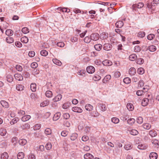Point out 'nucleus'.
<instances>
[{
	"label": "nucleus",
	"instance_id": "f257e3e1",
	"mask_svg": "<svg viewBox=\"0 0 159 159\" xmlns=\"http://www.w3.org/2000/svg\"><path fill=\"white\" fill-rule=\"evenodd\" d=\"M144 4L142 2H139L138 4H134L131 7L133 10H136V8H141L144 6Z\"/></svg>",
	"mask_w": 159,
	"mask_h": 159
},
{
	"label": "nucleus",
	"instance_id": "f03ea898",
	"mask_svg": "<svg viewBox=\"0 0 159 159\" xmlns=\"http://www.w3.org/2000/svg\"><path fill=\"white\" fill-rule=\"evenodd\" d=\"M99 35L97 33H94L91 34L90 36L91 40L96 41L99 39Z\"/></svg>",
	"mask_w": 159,
	"mask_h": 159
},
{
	"label": "nucleus",
	"instance_id": "7ed1b4c3",
	"mask_svg": "<svg viewBox=\"0 0 159 159\" xmlns=\"http://www.w3.org/2000/svg\"><path fill=\"white\" fill-rule=\"evenodd\" d=\"M156 4L153 2L148 3L147 4V7L152 10L154 11L155 9Z\"/></svg>",
	"mask_w": 159,
	"mask_h": 159
},
{
	"label": "nucleus",
	"instance_id": "20e7f679",
	"mask_svg": "<svg viewBox=\"0 0 159 159\" xmlns=\"http://www.w3.org/2000/svg\"><path fill=\"white\" fill-rule=\"evenodd\" d=\"M86 70L89 73L92 74L94 72L95 69L93 66H90L87 67Z\"/></svg>",
	"mask_w": 159,
	"mask_h": 159
},
{
	"label": "nucleus",
	"instance_id": "39448f33",
	"mask_svg": "<svg viewBox=\"0 0 159 159\" xmlns=\"http://www.w3.org/2000/svg\"><path fill=\"white\" fill-rule=\"evenodd\" d=\"M112 46L111 44L105 43L103 45V49L106 51H109L112 48Z\"/></svg>",
	"mask_w": 159,
	"mask_h": 159
},
{
	"label": "nucleus",
	"instance_id": "423d86ee",
	"mask_svg": "<svg viewBox=\"0 0 159 159\" xmlns=\"http://www.w3.org/2000/svg\"><path fill=\"white\" fill-rule=\"evenodd\" d=\"M97 107L99 108V109L102 111H106L107 109L106 106L103 104L99 103L98 104Z\"/></svg>",
	"mask_w": 159,
	"mask_h": 159
},
{
	"label": "nucleus",
	"instance_id": "0eeeda50",
	"mask_svg": "<svg viewBox=\"0 0 159 159\" xmlns=\"http://www.w3.org/2000/svg\"><path fill=\"white\" fill-rule=\"evenodd\" d=\"M57 9L62 12L69 13L70 11V9L68 8L59 7Z\"/></svg>",
	"mask_w": 159,
	"mask_h": 159
},
{
	"label": "nucleus",
	"instance_id": "6e6552de",
	"mask_svg": "<svg viewBox=\"0 0 159 159\" xmlns=\"http://www.w3.org/2000/svg\"><path fill=\"white\" fill-rule=\"evenodd\" d=\"M77 74L79 75L84 77L86 76V72L84 70H81L78 71Z\"/></svg>",
	"mask_w": 159,
	"mask_h": 159
},
{
	"label": "nucleus",
	"instance_id": "1a4fd4ad",
	"mask_svg": "<svg viewBox=\"0 0 159 159\" xmlns=\"http://www.w3.org/2000/svg\"><path fill=\"white\" fill-rule=\"evenodd\" d=\"M102 64L103 65L106 66H109L112 65V62L108 60H106L102 61Z\"/></svg>",
	"mask_w": 159,
	"mask_h": 159
},
{
	"label": "nucleus",
	"instance_id": "9d476101",
	"mask_svg": "<svg viewBox=\"0 0 159 159\" xmlns=\"http://www.w3.org/2000/svg\"><path fill=\"white\" fill-rule=\"evenodd\" d=\"M72 110L74 112H76L81 113L82 112V110L80 108L78 107H73Z\"/></svg>",
	"mask_w": 159,
	"mask_h": 159
},
{
	"label": "nucleus",
	"instance_id": "9b49d317",
	"mask_svg": "<svg viewBox=\"0 0 159 159\" xmlns=\"http://www.w3.org/2000/svg\"><path fill=\"white\" fill-rule=\"evenodd\" d=\"M157 154L154 152H151L149 155V157L150 159H157Z\"/></svg>",
	"mask_w": 159,
	"mask_h": 159
},
{
	"label": "nucleus",
	"instance_id": "f8f14e48",
	"mask_svg": "<svg viewBox=\"0 0 159 159\" xmlns=\"http://www.w3.org/2000/svg\"><path fill=\"white\" fill-rule=\"evenodd\" d=\"M124 25V23L122 21H119L117 22L115 25L116 27L117 28H121Z\"/></svg>",
	"mask_w": 159,
	"mask_h": 159
},
{
	"label": "nucleus",
	"instance_id": "ddd939ff",
	"mask_svg": "<svg viewBox=\"0 0 159 159\" xmlns=\"http://www.w3.org/2000/svg\"><path fill=\"white\" fill-rule=\"evenodd\" d=\"M62 97V96L61 94H59L53 99V100L54 102L58 101L61 100Z\"/></svg>",
	"mask_w": 159,
	"mask_h": 159
},
{
	"label": "nucleus",
	"instance_id": "4468645a",
	"mask_svg": "<svg viewBox=\"0 0 159 159\" xmlns=\"http://www.w3.org/2000/svg\"><path fill=\"white\" fill-rule=\"evenodd\" d=\"M61 113L60 112H57L54 115L53 117V120L56 121L58 120L61 116Z\"/></svg>",
	"mask_w": 159,
	"mask_h": 159
},
{
	"label": "nucleus",
	"instance_id": "2eb2a0df",
	"mask_svg": "<svg viewBox=\"0 0 159 159\" xmlns=\"http://www.w3.org/2000/svg\"><path fill=\"white\" fill-rule=\"evenodd\" d=\"M148 102L149 99L148 98H143L142 102V105L143 106H146L148 105Z\"/></svg>",
	"mask_w": 159,
	"mask_h": 159
},
{
	"label": "nucleus",
	"instance_id": "dca6fc26",
	"mask_svg": "<svg viewBox=\"0 0 159 159\" xmlns=\"http://www.w3.org/2000/svg\"><path fill=\"white\" fill-rule=\"evenodd\" d=\"M149 134L152 137H155L157 135V132L153 130L150 131L149 132Z\"/></svg>",
	"mask_w": 159,
	"mask_h": 159
},
{
	"label": "nucleus",
	"instance_id": "f3484780",
	"mask_svg": "<svg viewBox=\"0 0 159 159\" xmlns=\"http://www.w3.org/2000/svg\"><path fill=\"white\" fill-rule=\"evenodd\" d=\"M85 159H93V156L90 153H87L84 155Z\"/></svg>",
	"mask_w": 159,
	"mask_h": 159
},
{
	"label": "nucleus",
	"instance_id": "a211bd4d",
	"mask_svg": "<svg viewBox=\"0 0 159 159\" xmlns=\"http://www.w3.org/2000/svg\"><path fill=\"white\" fill-rule=\"evenodd\" d=\"M1 105L5 108H8L9 107L8 103L7 102H6L4 100H2L0 102Z\"/></svg>",
	"mask_w": 159,
	"mask_h": 159
},
{
	"label": "nucleus",
	"instance_id": "6ab92c4d",
	"mask_svg": "<svg viewBox=\"0 0 159 159\" xmlns=\"http://www.w3.org/2000/svg\"><path fill=\"white\" fill-rule=\"evenodd\" d=\"M31 118V116L29 115H26L24 116L21 118V120L25 122L29 120Z\"/></svg>",
	"mask_w": 159,
	"mask_h": 159
},
{
	"label": "nucleus",
	"instance_id": "aec40b11",
	"mask_svg": "<svg viewBox=\"0 0 159 159\" xmlns=\"http://www.w3.org/2000/svg\"><path fill=\"white\" fill-rule=\"evenodd\" d=\"M143 128L146 129H149L151 127V125L148 123H145L143 124L142 125Z\"/></svg>",
	"mask_w": 159,
	"mask_h": 159
},
{
	"label": "nucleus",
	"instance_id": "412c9836",
	"mask_svg": "<svg viewBox=\"0 0 159 159\" xmlns=\"http://www.w3.org/2000/svg\"><path fill=\"white\" fill-rule=\"evenodd\" d=\"M136 70L134 67L131 68L129 70V73L131 75H134L136 73Z\"/></svg>",
	"mask_w": 159,
	"mask_h": 159
},
{
	"label": "nucleus",
	"instance_id": "4be33fe9",
	"mask_svg": "<svg viewBox=\"0 0 159 159\" xmlns=\"http://www.w3.org/2000/svg\"><path fill=\"white\" fill-rule=\"evenodd\" d=\"M27 142V140L25 139H20L19 141V144L21 146L25 145Z\"/></svg>",
	"mask_w": 159,
	"mask_h": 159
},
{
	"label": "nucleus",
	"instance_id": "5701e85b",
	"mask_svg": "<svg viewBox=\"0 0 159 159\" xmlns=\"http://www.w3.org/2000/svg\"><path fill=\"white\" fill-rule=\"evenodd\" d=\"M108 37V34L107 33L104 32L102 33L101 34L100 38L102 39H106Z\"/></svg>",
	"mask_w": 159,
	"mask_h": 159
},
{
	"label": "nucleus",
	"instance_id": "b1692460",
	"mask_svg": "<svg viewBox=\"0 0 159 159\" xmlns=\"http://www.w3.org/2000/svg\"><path fill=\"white\" fill-rule=\"evenodd\" d=\"M49 103V101L48 100H47L44 101L43 102L41 103L40 106L41 107H44L48 105Z\"/></svg>",
	"mask_w": 159,
	"mask_h": 159
},
{
	"label": "nucleus",
	"instance_id": "393cba45",
	"mask_svg": "<svg viewBox=\"0 0 159 159\" xmlns=\"http://www.w3.org/2000/svg\"><path fill=\"white\" fill-rule=\"evenodd\" d=\"M13 34V31L11 29H7L6 31V34L7 36H11Z\"/></svg>",
	"mask_w": 159,
	"mask_h": 159
},
{
	"label": "nucleus",
	"instance_id": "a878e982",
	"mask_svg": "<svg viewBox=\"0 0 159 159\" xmlns=\"http://www.w3.org/2000/svg\"><path fill=\"white\" fill-rule=\"evenodd\" d=\"M126 107L130 111H132L134 109V107L132 104L129 103L127 104Z\"/></svg>",
	"mask_w": 159,
	"mask_h": 159
},
{
	"label": "nucleus",
	"instance_id": "bb28decb",
	"mask_svg": "<svg viewBox=\"0 0 159 159\" xmlns=\"http://www.w3.org/2000/svg\"><path fill=\"white\" fill-rule=\"evenodd\" d=\"M94 47L96 50L100 51L102 49V46L101 44H98L95 45L94 46Z\"/></svg>",
	"mask_w": 159,
	"mask_h": 159
},
{
	"label": "nucleus",
	"instance_id": "cd10ccee",
	"mask_svg": "<svg viewBox=\"0 0 159 159\" xmlns=\"http://www.w3.org/2000/svg\"><path fill=\"white\" fill-rule=\"evenodd\" d=\"M147 50H148L151 52H154L156 50V47L154 45H151L147 48Z\"/></svg>",
	"mask_w": 159,
	"mask_h": 159
},
{
	"label": "nucleus",
	"instance_id": "c85d7f7f",
	"mask_svg": "<svg viewBox=\"0 0 159 159\" xmlns=\"http://www.w3.org/2000/svg\"><path fill=\"white\" fill-rule=\"evenodd\" d=\"M137 56L135 54H133L130 55L129 57V59L132 61L135 60L137 58Z\"/></svg>",
	"mask_w": 159,
	"mask_h": 159
},
{
	"label": "nucleus",
	"instance_id": "c756f323",
	"mask_svg": "<svg viewBox=\"0 0 159 159\" xmlns=\"http://www.w3.org/2000/svg\"><path fill=\"white\" fill-rule=\"evenodd\" d=\"M85 109L87 111H91L93 109L92 106L89 104H86L85 107Z\"/></svg>",
	"mask_w": 159,
	"mask_h": 159
},
{
	"label": "nucleus",
	"instance_id": "7c9ffc66",
	"mask_svg": "<svg viewBox=\"0 0 159 159\" xmlns=\"http://www.w3.org/2000/svg\"><path fill=\"white\" fill-rule=\"evenodd\" d=\"M78 137V134L76 133H73L71 134L70 137V139L71 140H75Z\"/></svg>",
	"mask_w": 159,
	"mask_h": 159
},
{
	"label": "nucleus",
	"instance_id": "2f4dec72",
	"mask_svg": "<svg viewBox=\"0 0 159 159\" xmlns=\"http://www.w3.org/2000/svg\"><path fill=\"white\" fill-rule=\"evenodd\" d=\"M8 157V154L6 152L3 153L1 156V159H7Z\"/></svg>",
	"mask_w": 159,
	"mask_h": 159
},
{
	"label": "nucleus",
	"instance_id": "473e14b6",
	"mask_svg": "<svg viewBox=\"0 0 159 159\" xmlns=\"http://www.w3.org/2000/svg\"><path fill=\"white\" fill-rule=\"evenodd\" d=\"M24 157V154L23 152H20L18 153L17 157L18 159H22Z\"/></svg>",
	"mask_w": 159,
	"mask_h": 159
},
{
	"label": "nucleus",
	"instance_id": "72a5a7b5",
	"mask_svg": "<svg viewBox=\"0 0 159 159\" xmlns=\"http://www.w3.org/2000/svg\"><path fill=\"white\" fill-rule=\"evenodd\" d=\"M28 39L26 36L22 37L20 39V41L21 42L24 43H27L28 42Z\"/></svg>",
	"mask_w": 159,
	"mask_h": 159
},
{
	"label": "nucleus",
	"instance_id": "f704fd0d",
	"mask_svg": "<svg viewBox=\"0 0 159 159\" xmlns=\"http://www.w3.org/2000/svg\"><path fill=\"white\" fill-rule=\"evenodd\" d=\"M24 86L21 84H18L16 85V89L18 91H21L24 89Z\"/></svg>",
	"mask_w": 159,
	"mask_h": 159
},
{
	"label": "nucleus",
	"instance_id": "c9c22d12",
	"mask_svg": "<svg viewBox=\"0 0 159 159\" xmlns=\"http://www.w3.org/2000/svg\"><path fill=\"white\" fill-rule=\"evenodd\" d=\"M45 95L48 98H51L52 96V93L51 91H47L45 93Z\"/></svg>",
	"mask_w": 159,
	"mask_h": 159
},
{
	"label": "nucleus",
	"instance_id": "e433bc0d",
	"mask_svg": "<svg viewBox=\"0 0 159 159\" xmlns=\"http://www.w3.org/2000/svg\"><path fill=\"white\" fill-rule=\"evenodd\" d=\"M36 85L35 83H32L30 85V89L33 92H35L36 90Z\"/></svg>",
	"mask_w": 159,
	"mask_h": 159
},
{
	"label": "nucleus",
	"instance_id": "4c0bfd02",
	"mask_svg": "<svg viewBox=\"0 0 159 159\" xmlns=\"http://www.w3.org/2000/svg\"><path fill=\"white\" fill-rule=\"evenodd\" d=\"M30 127V125L28 123L25 124L24 125H23L20 126V128L23 129H29Z\"/></svg>",
	"mask_w": 159,
	"mask_h": 159
},
{
	"label": "nucleus",
	"instance_id": "58836bf2",
	"mask_svg": "<svg viewBox=\"0 0 159 159\" xmlns=\"http://www.w3.org/2000/svg\"><path fill=\"white\" fill-rule=\"evenodd\" d=\"M6 41L7 43H11L13 42L14 39L12 38L8 37L6 38Z\"/></svg>",
	"mask_w": 159,
	"mask_h": 159
},
{
	"label": "nucleus",
	"instance_id": "ea45409f",
	"mask_svg": "<svg viewBox=\"0 0 159 159\" xmlns=\"http://www.w3.org/2000/svg\"><path fill=\"white\" fill-rule=\"evenodd\" d=\"M52 61L54 64L58 66H61L62 64L61 62L59 60L56 59H53Z\"/></svg>",
	"mask_w": 159,
	"mask_h": 159
},
{
	"label": "nucleus",
	"instance_id": "a19ab883",
	"mask_svg": "<svg viewBox=\"0 0 159 159\" xmlns=\"http://www.w3.org/2000/svg\"><path fill=\"white\" fill-rule=\"evenodd\" d=\"M7 81L9 82H11L13 80V77L11 75H7L6 77Z\"/></svg>",
	"mask_w": 159,
	"mask_h": 159
},
{
	"label": "nucleus",
	"instance_id": "79ce46f5",
	"mask_svg": "<svg viewBox=\"0 0 159 159\" xmlns=\"http://www.w3.org/2000/svg\"><path fill=\"white\" fill-rule=\"evenodd\" d=\"M7 133L6 130L3 128L0 129V135L1 136L5 135Z\"/></svg>",
	"mask_w": 159,
	"mask_h": 159
},
{
	"label": "nucleus",
	"instance_id": "37998d69",
	"mask_svg": "<svg viewBox=\"0 0 159 159\" xmlns=\"http://www.w3.org/2000/svg\"><path fill=\"white\" fill-rule=\"evenodd\" d=\"M44 133L47 135H50L52 133V130L50 129L47 128L45 129Z\"/></svg>",
	"mask_w": 159,
	"mask_h": 159
},
{
	"label": "nucleus",
	"instance_id": "c03bdc74",
	"mask_svg": "<svg viewBox=\"0 0 159 159\" xmlns=\"http://www.w3.org/2000/svg\"><path fill=\"white\" fill-rule=\"evenodd\" d=\"M135 122V120L134 118H130L127 121V123L130 125H132Z\"/></svg>",
	"mask_w": 159,
	"mask_h": 159
},
{
	"label": "nucleus",
	"instance_id": "a18cd8bd",
	"mask_svg": "<svg viewBox=\"0 0 159 159\" xmlns=\"http://www.w3.org/2000/svg\"><path fill=\"white\" fill-rule=\"evenodd\" d=\"M145 35V33L143 31H140L138 33L137 36L141 38L144 37Z\"/></svg>",
	"mask_w": 159,
	"mask_h": 159
},
{
	"label": "nucleus",
	"instance_id": "49530a36",
	"mask_svg": "<svg viewBox=\"0 0 159 159\" xmlns=\"http://www.w3.org/2000/svg\"><path fill=\"white\" fill-rule=\"evenodd\" d=\"M52 145L51 143L48 142L45 145V148L48 150H49L51 149Z\"/></svg>",
	"mask_w": 159,
	"mask_h": 159
},
{
	"label": "nucleus",
	"instance_id": "de8ad7c7",
	"mask_svg": "<svg viewBox=\"0 0 159 159\" xmlns=\"http://www.w3.org/2000/svg\"><path fill=\"white\" fill-rule=\"evenodd\" d=\"M137 72L139 74H143L144 73V70L143 68H139L137 70Z\"/></svg>",
	"mask_w": 159,
	"mask_h": 159
},
{
	"label": "nucleus",
	"instance_id": "09e8293b",
	"mask_svg": "<svg viewBox=\"0 0 159 159\" xmlns=\"http://www.w3.org/2000/svg\"><path fill=\"white\" fill-rule=\"evenodd\" d=\"M136 62L138 64H142L144 62V60L141 58H138L136 60Z\"/></svg>",
	"mask_w": 159,
	"mask_h": 159
},
{
	"label": "nucleus",
	"instance_id": "8fccbe9b",
	"mask_svg": "<svg viewBox=\"0 0 159 159\" xmlns=\"http://www.w3.org/2000/svg\"><path fill=\"white\" fill-rule=\"evenodd\" d=\"M41 127V125L40 124H35L33 126V129L34 130H37L39 129Z\"/></svg>",
	"mask_w": 159,
	"mask_h": 159
},
{
	"label": "nucleus",
	"instance_id": "3c124183",
	"mask_svg": "<svg viewBox=\"0 0 159 159\" xmlns=\"http://www.w3.org/2000/svg\"><path fill=\"white\" fill-rule=\"evenodd\" d=\"M111 121L114 123L117 124L119 122V120L116 117H113L111 118Z\"/></svg>",
	"mask_w": 159,
	"mask_h": 159
},
{
	"label": "nucleus",
	"instance_id": "603ef678",
	"mask_svg": "<svg viewBox=\"0 0 159 159\" xmlns=\"http://www.w3.org/2000/svg\"><path fill=\"white\" fill-rule=\"evenodd\" d=\"M123 82L126 84H129L130 83L131 80L129 77H126L124 79Z\"/></svg>",
	"mask_w": 159,
	"mask_h": 159
},
{
	"label": "nucleus",
	"instance_id": "864d4df0",
	"mask_svg": "<svg viewBox=\"0 0 159 159\" xmlns=\"http://www.w3.org/2000/svg\"><path fill=\"white\" fill-rule=\"evenodd\" d=\"M91 40V38L89 37V36H86L85 37L84 39V42L86 43H89Z\"/></svg>",
	"mask_w": 159,
	"mask_h": 159
},
{
	"label": "nucleus",
	"instance_id": "5fc2aeb1",
	"mask_svg": "<svg viewBox=\"0 0 159 159\" xmlns=\"http://www.w3.org/2000/svg\"><path fill=\"white\" fill-rule=\"evenodd\" d=\"M17 140L18 139L16 137H13L11 139V142L15 145L17 144Z\"/></svg>",
	"mask_w": 159,
	"mask_h": 159
},
{
	"label": "nucleus",
	"instance_id": "6e6d98bb",
	"mask_svg": "<svg viewBox=\"0 0 159 159\" xmlns=\"http://www.w3.org/2000/svg\"><path fill=\"white\" fill-rule=\"evenodd\" d=\"M63 124L64 125L67 127H70V122L67 120H64Z\"/></svg>",
	"mask_w": 159,
	"mask_h": 159
},
{
	"label": "nucleus",
	"instance_id": "4d7b16f0",
	"mask_svg": "<svg viewBox=\"0 0 159 159\" xmlns=\"http://www.w3.org/2000/svg\"><path fill=\"white\" fill-rule=\"evenodd\" d=\"M143 118L141 116L138 117L137 120V122L139 124H141L143 122Z\"/></svg>",
	"mask_w": 159,
	"mask_h": 159
},
{
	"label": "nucleus",
	"instance_id": "13d9d810",
	"mask_svg": "<svg viewBox=\"0 0 159 159\" xmlns=\"http://www.w3.org/2000/svg\"><path fill=\"white\" fill-rule=\"evenodd\" d=\"M57 45L58 47L63 48L65 46V44L63 42H59L57 43Z\"/></svg>",
	"mask_w": 159,
	"mask_h": 159
},
{
	"label": "nucleus",
	"instance_id": "bf43d9fd",
	"mask_svg": "<svg viewBox=\"0 0 159 159\" xmlns=\"http://www.w3.org/2000/svg\"><path fill=\"white\" fill-rule=\"evenodd\" d=\"M22 32L24 34L28 33L29 32V29L27 27H24L22 29Z\"/></svg>",
	"mask_w": 159,
	"mask_h": 159
},
{
	"label": "nucleus",
	"instance_id": "052dcab7",
	"mask_svg": "<svg viewBox=\"0 0 159 159\" xmlns=\"http://www.w3.org/2000/svg\"><path fill=\"white\" fill-rule=\"evenodd\" d=\"M63 116L65 120L68 119L70 117V115L68 113H64L63 115Z\"/></svg>",
	"mask_w": 159,
	"mask_h": 159
},
{
	"label": "nucleus",
	"instance_id": "680f3d73",
	"mask_svg": "<svg viewBox=\"0 0 159 159\" xmlns=\"http://www.w3.org/2000/svg\"><path fill=\"white\" fill-rule=\"evenodd\" d=\"M130 134L131 135H135L138 134V132L135 129H132L130 131Z\"/></svg>",
	"mask_w": 159,
	"mask_h": 159
},
{
	"label": "nucleus",
	"instance_id": "e2e57ef3",
	"mask_svg": "<svg viewBox=\"0 0 159 159\" xmlns=\"http://www.w3.org/2000/svg\"><path fill=\"white\" fill-rule=\"evenodd\" d=\"M141 50V47L139 46H136L134 48V51L136 52H139Z\"/></svg>",
	"mask_w": 159,
	"mask_h": 159
},
{
	"label": "nucleus",
	"instance_id": "0e129e2a",
	"mask_svg": "<svg viewBox=\"0 0 159 159\" xmlns=\"http://www.w3.org/2000/svg\"><path fill=\"white\" fill-rule=\"evenodd\" d=\"M40 54L43 56H46L48 54V52L45 50H43L41 51Z\"/></svg>",
	"mask_w": 159,
	"mask_h": 159
},
{
	"label": "nucleus",
	"instance_id": "69168bd1",
	"mask_svg": "<svg viewBox=\"0 0 159 159\" xmlns=\"http://www.w3.org/2000/svg\"><path fill=\"white\" fill-rule=\"evenodd\" d=\"M30 66L32 68L35 69L38 67V64L36 62H34L31 64Z\"/></svg>",
	"mask_w": 159,
	"mask_h": 159
},
{
	"label": "nucleus",
	"instance_id": "338daca9",
	"mask_svg": "<svg viewBox=\"0 0 159 159\" xmlns=\"http://www.w3.org/2000/svg\"><path fill=\"white\" fill-rule=\"evenodd\" d=\"M101 76L98 75H95L93 77V79L95 81L99 80L101 79Z\"/></svg>",
	"mask_w": 159,
	"mask_h": 159
},
{
	"label": "nucleus",
	"instance_id": "774afa93",
	"mask_svg": "<svg viewBox=\"0 0 159 159\" xmlns=\"http://www.w3.org/2000/svg\"><path fill=\"white\" fill-rule=\"evenodd\" d=\"M16 68L18 71H21L22 70V67L19 65H16Z\"/></svg>",
	"mask_w": 159,
	"mask_h": 159
}]
</instances>
